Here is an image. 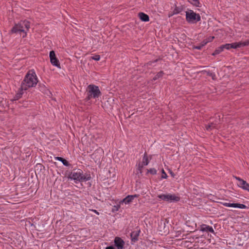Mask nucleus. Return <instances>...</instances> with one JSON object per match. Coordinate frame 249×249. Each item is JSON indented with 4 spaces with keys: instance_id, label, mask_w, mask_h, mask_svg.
Instances as JSON below:
<instances>
[{
    "instance_id": "nucleus-19",
    "label": "nucleus",
    "mask_w": 249,
    "mask_h": 249,
    "mask_svg": "<svg viewBox=\"0 0 249 249\" xmlns=\"http://www.w3.org/2000/svg\"><path fill=\"white\" fill-rule=\"evenodd\" d=\"M149 160L148 157L146 154H145L142 158V164L147 165L149 163Z\"/></svg>"
},
{
    "instance_id": "nucleus-4",
    "label": "nucleus",
    "mask_w": 249,
    "mask_h": 249,
    "mask_svg": "<svg viewBox=\"0 0 249 249\" xmlns=\"http://www.w3.org/2000/svg\"><path fill=\"white\" fill-rule=\"evenodd\" d=\"M157 197L160 198V200L167 201L168 202H177L180 200V197L176 196L174 194H161L159 195Z\"/></svg>"
},
{
    "instance_id": "nucleus-29",
    "label": "nucleus",
    "mask_w": 249,
    "mask_h": 249,
    "mask_svg": "<svg viewBox=\"0 0 249 249\" xmlns=\"http://www.w3.org/2000/svg\"><path fill=\"white\" fill-rule=\"evenodd\" d=\"M92 59L96 61H98L100 60V57L99 55H96L95 56H92Z\"/></svg>"
},
{
    "instance_id": "nucleus-20",
    "label": "nucleus",
    "mask_w": 249,
    "mask_h": 249,
    "mask_svg": "<svg viewBox=\"0 0 249 249\" xmlns=\"http://www.w3.org/2000/svg\"><path fill=\"white\" fill-rule=\"evenodd\" d=\"M23 90H21V89H20V90L19 91V92L18 93L15 97H14V100H18L19 98H20L22 95L23 94V92H22Z\"/></svg>"
},
{
    "instance_id": "nucleus-9",
    "label": "nucleus",
    "mask_w": 249,
    "mask_h": 249,
    "mask_svg": "<svg viewBox=\"0 0 249 249\" xmlns=\"http://www.w3.org/2000/svg\"><path fill=\"white\" fill-rule=\"evenodd\" d=\"M234 178L238 181V183H237L238 187L249 192V184L247 183L246 181L238 177L234 176Z\"/></svg>"
},
{
    "instance_id": "nucleus-15",
    "label": "nucleus",
    "mask_w": 249,
    "mask_h": 249,
    "mask_svg": "<svg viewBox=\"0 0 249 249\" xmlns=\"http://www.w3.org/2000/svg\"><path fill=\"white\" fill-rule=\"evenodd\" d=\"M139 196V195H128L124 198L121 203H124L125 204H129L135 198H137Z\"/></svg>"
},
{
    "instance_id": "nucleus-26",
    "label": "nucleus",
    "mask_w": 249,
    "mask_h": 249,
    "mask_svg": "<svg viewBox=\"0 0 249 249\" xmlns=\"http://www.w3.org/2000/svg\"><path fill=\"white\" fill-rule=\"evenodd\" d=\"M162 76V72H160L154 77V80H156Z\"/></svg>"
},
{
    "instance_id": "nucleus-36",
    "label": "nucleus",
    "mask_w": 249,
    "mask_h": 249,
    "mask_svg": "<svg viewBox=\"0 0 249 249\" xmlns=\"http://www.w3.org/2000/svg\"><path fill=\"white\" fill-rule=\"evenodd\" d=\"M92 211L94 213H95L96 214H98V215H99V213L97 211H96V210H92Z\"/></svg>"
},
{
    "instance_id": "nucleus-3",
    "label": "nucleus",
    "mask_w": 249,
    "mask_h": 249,
    "mask_svg": "<svg viewBox=\"0 0 249 249\" xmlns=\"http://www.w3.org/2000/svg\"><path fill=\"white\" fill-rule=\"evenodd\" d=\"M30 28V23L28 21H21L18 24H16L12 29L11 32L13 33H19L21 35L23 34L22 37H24L26 36V33Z\"/></svg>"
},
{
    "instance_id": "nucleus-31",
    "label": "nucleus",
    "mask_w": 249,
    "mask_h": 249,
    "mask_svg": "<svg viewBox=\"0 0 249 249\" xmlns=\"http://www.w3.org/2000/svg\"><path fill=\"white\" fill-rule=\"evenodd\" d=\"M169 173L173 178H175L176 175L171 170H169Z\"/></svg>"
},
{
    "instance_id": "nucleus-33",
    "label": "nucleus",
    "mask_w": 249,
    "mask_h": 249,
    "mask_svg": "<svg viewBox=\"0 0 249 249\" xmlns=\"http://www.w3.org/2000/svg\"><path fill=\"white\" fill-rule=\"evenodd\" d=\"M208 43V41H207L205 40H204L201 43V45L202 46V47L204 46L205 45H206Z\"/></svg>"
},
{
    "instance_id": "nucleus-14",
    "label": "nucleus",
    "mask_w": 249,
    "mask_h": 249,
    "mask_svg": "<svg viewBox=\"0 0 249 249\" xmlns=\"http://www.w3.org/2000/svg\"><path fill=\"white\" fill-rule=\"evenodd\" d=\"M114 244L117 249H123L124 242L120 237H116L114 239Z\"/></svg>"
},
{
    "instance_id": "nucleus-21",
    "label": "nucleus",
    "mask_w": 249,
    "mask_h": 249,
    "mask_svg": "<svg viewBox=\"0 0 249 249\" xmlns=\"http://www.w3.org/2000/svg\"><path fill=\"white\" fill-rule=\"evenodd\" d=\"M157 170L155 168H150L149 169H147V174L150 173L151 175H154L157 174Z\"/></svg>"
},
{
    "instance_id": "nucleus-32",
    "label": "nucleus",
    "mask_w": 249,
    "mask_h": 249,
    "mask_svg": "<svg viewBox=\"0 0 249 249\" xmlns=\"http://www.w3.org/2000/svg\"><path fill=\"white\" fill-rule=\"evenodd\" d=\"M54 159L56 160H57L58 161H60L61 162V161H62L63 160V158L62 157H54Z\"/></svg>"
},
{
    "instance_id": "nucleus-24",
    "label": "nucleus",
    "mask_w": 249,
    "mask_h": 249,
    "mask_svg": "<svg viewBox=\"0 0 249 249\" xmlns=\"http://www.w3.org/2000/svg\"><path fill=\"white\" fill-rule=\"evenodd\" d=\"M143 168V165H141L140 163L139 164L138 167H137V173H142V168Z\"/></svg>"
},
{
    "instance_id": "nucleus-23",
    "label": "nucleus",
    "mask_w": 249,
    "mask_h": 249,
    "mask_svg": "<svg viewBox=\"0 0 249 249\" xmlns=\"http://www.w3.org/2000/svg\"><path fill=\"white\" fill-rule=\"evenodd\" d=\"M161 173H162V175H161V178L162 179H163V178L166 179L168 177V176L167 175L166 173H165V172L164 171V170L163 169H162Z\"/></svg>"
},
{
    "instance_id": "nucleus-16",
    "label": "nucleus",
    "mask_w": 249,
    "mask_h": 249,
    "mask_svg": "<svg viewBox=\"0 0 249 249\" xmlns=\"http://www.w3.org/2000/svg\"><path fill=\"white\" fill-rule=\"evenodd\" d=\"M139 17L141 20L143 21L146 22L149 20L148 16L143 13H139Z\"/></svg>"
},
{
    "instance_id": "nucleus-11",
    "label": "nucleus",
    "mask_w": 249,
    "mask_h": 249,
    "mask_svg": "<svg viewBox=\"0 0 249 249\" xmlns=\"http://www.w3.org/2000/svg\"><path fill=\"white\" fill-rule=\"evenodd\" d=\"M223 206L229 207L238 208L240 209H246L248 207L243 204L240 203H231L227 202H221Z\"/></svg>"
},
{
    "instance_id": "nucleus-13",
    "label": "nucleus",
    "mask_w": 249,
    "mask_h": 249,
    "mask_svg": "<svg viewBox=\"0 0 249 249\" xmlns=\"http://www.w3.org/2000/svg\"><path fill=\"white\" fill-rule=\"evenodd\" d=\"M140 230L135 231L131 232L130 237L131 244H133L138 241V237L140 235Z\"/></svg>"
},
{
    "instance_id": "nucleus-8",
    "label": "nucleus",
    "mask_w": 249,
    "mask_h": 249,
    "mask_svg": "<svg viewBox=\"0 0 249 249\" xmlns=\"http://www.w3.org/2000/svg\"><path fill=\"white\" fill-rule=\"evenodd\" d=\"M91 144H94L93 141H79V143H78V145L80 148H81V146L82 145L83 146L82 147L83 150L86 151L87 152H89V151H91L94 148L92 147V148L88 145V144L91 145Z\"/></svg>"
},
{
    "instance_id": "nucleus-7",
    "label": "nucleus",
    "mask_w": 249,
    "mask_h": 249,
    "mask_svg": "<svg viewBox=\"0 0 249 249\" xmlns=\"http://www.w3.org/2000/svg\"><path fill=\"white\" fill-rule=\"evenodd\" d=\"M186 17L187 20L189 22H196L200 19V16L192 10L186 11Z\"/></svg>"
},
{
    "instance_id": "nucleus-1",
    "label": "nucleus",
    "mask_w": 249,
    "mask_h": 249,
    "mask_svg": "<svg viewBox=\"0 0 249 249\" xmlns=\"http://www.w3.org/2000/svg\"><path fill=\"white\" fill-rule=\"evenodd\" d=\"M37 78L35 71L31 70L26 74L21 85L22 90H26L28 88L35 87L37 83Z\"/></svg>"
},
{
    "instance_id": "nucleus-25",
    "label": "nucleus",
    "mask_w": 249,
    "mask_h": 249,
    "mask_svg": "<svg viewBox=\"0 0 249 249\" xmlns=\"http://www.w3.org/2000/svg\"><path fill=\"white\" fill-rule=\"evenodd\" d=\"M61 162L63 164V165L66 166H69L70 165V164L69 163V162L64 158L63 159V160H62V161H61Z\"/></svg>"
},
{
    "instance_id": "nucleus-34",
    "label": "nucleus",
    "mask_w": 249,
    "mask_h": 249,
    "mask_svg": "<svg viewBox=\"0 0 249 249\" xmlns=\"http://www.w3.org/2000/svg\"><path fill=\"white\" fill-rule=\"evenodd\" d=\"M202 47V46L200 44L199 45L196 46L195 48L198 50H200Z\"/></svg>"
},
{
    "instance_id": "nucleus-17",
    "label": "nucleus",
    "mask_w": 249,
    "mask_h": 249,
    "mask_svg": "<svg viewBox=\"0 0 249 249\" xmlns=\"http://www.w3.org/2000/svg\"><path fill=\"white\" fill-rule=\"evenodd\" d=\"M216 128L215 124L212 123L210 124H208L206 126V129L207 131H211Z\"/></svg>"
},
{
    "instance_id": "nucleus-27",
    "label": "nucleus",
    "mask_w": 249,
    "mask_h": 249,
    "mask_svg": "<svg viewBox=\"0 0 249 249\" xmlns=\"http://www.w3.org/2000/svg\"><path fill=\"white\" fill-rule=\"evenodd\" d=\"M168 223H169V221L167 220L166 219L165 220H164L163 221L160 222L161 225H162V223L164 225L163 230H164V231H167V230H165V224Z\"/></svg>"
},
{
    "instance_id": "nucleus-5",
    "label": "nucleus",
    "mask_w": 249,
    "mask_h": 249,
    "mask_svg": "<svg viewBox=\"0 0 249 249\" xmlns=\"http://www.w3.org/2000/svg\"><path fill=\"white\" fill-rule=\"evenodd\" d=\"M88 98H96L101 95V92L98 87L93 85H89L88 87Z\"/></svg>"
},
{
    "instance_id": "nucleus-6",
    "label": "nucleus",
    "mask_w": 249,
    "mask_h": 249,
    "mask_svg": "<svg viewBox=\"0 0 249 249\" xmlns=\"http://www.w3.org/2000/svg\"><path fill=\"white\" fill-rule=\"evenodd\" d=\"M249 45V40L244 41V42H234L232 43H228L225 45H223V47L224 49L229 50L231 48L233 49H237L239 48H241L243 46H247Z\"/></svg>"
},
{
    "instance_id": "nucleus-28",
    "label": "nucleus",
    "mask_w": 249,
    "mask_h": 249,
    "mask_svg": "<svg viewBox=\"0 0 249 249\" xmlns=\"http://www.w3.org/2000/svg\"><path fill=\"white\" fill-rule=\"evenodd\" d=\"M120 207V205H117L116 206H114L112 209V212H117L119 210Z\"/></svg>"
},
{
    "instance_id": "nucleus-35",
    "label": "nucleus",
    "mask_w": 249,
    "mask_h": 249,
    "mask_svg": "<svg viewBox=\"0 0 249 249\" xmlns=\"http://www.w3.org/2000/svg\"><path fill=\"white\" fill-rule=\"evenodd\" d=\"M105 249H115V248L112 246H109L107 247Z\"/></svg>"
},
{
    "instance_id": "nucleus-30",
    "label": "nucleus",
    "mask_w": 249,
    "mask_h": 249,
    "mask_svg": "<svg viewBox=\"0 0 249 249\" xmlns=\"http://www.w3.org/2000/svg\"><path fill=\"white\" fill-rule=\"evenodd\" d=\"M214 38V36H209L207 39H205L207 41H208V43L209 42H211L213 39Z\"/></svg>"
},
{
    "instance_id": "nucleus-12",
    "label": "nucleus",
    "mask_w": 249,
    "mask_h": 249,
    "mask_svg": "<svg viewBox=\"0 0 249 249\" xmlns=\"http://www.w3.org/2000/svg\"><path fill=\"white\" fill-rule=\"evenodd\" d=\"M199 229L200 231L203 232H211L214 233V231L213 227L205 224H202L200 225Z\"/></svg>"
},
{
    "instance_id": "nucleus-18",
    "label": "nucleus",
    "mask_w": 249,
    "mask_h": 249,
    "mask_svg": "<svg viewBox=\"0 0 249 249\" xmlns=\"http://www.w3.org/2000/svg\"><path fill=\"white\" fill-rule=\"evenodd\" d=\"M224 50V49L223 47V45H221V46L217 48L215 50V51L213 53V55H217V54H219V53H220L221 52H222Z\"/></svg>"
},
{
    "instance_id": "nucleus-10",
    "label": "nucleus",
    "mask_w": 249,
    "mask_h": 249,
    "mask_svg": "<svg viewBox=\"0 0 249 249\" xmlns=\"http://www.w3.org/2000/svg\"><path fill=\"white\" fill-rule=\"evenodd\" d=\"M50 62L51 64L58 68H60V65L59 60L55 56V54L54 51H52L50 52L49 54Z\"/></svg>"
},
{
    "instance_id": "nucleus-2",
    "label": "nucleus",
    "mask_w": 249,
    "mask_h": 249,
    "mask_svg": "<svg viewBox=\"0 0 249 249\" xmlns=\"http://www.w3.org/2000/svg\"><path fill=\"white\" fill-rule=\"evenodd\" d=\"M68 178L73 180L75 183L78 182H85L91 179L89 174H83V171L80 169H74L69 174Z\"/></svg>"
},
{
    "instance_id": "nucleus-22",
    "label": "nucleus",
    "mask_w": 249,
    "mask_h": 249,
    "mask_svg": "<svg viewBox=\"0 0 249 249\" xmlns=\"http://www.w3.org/2000/svg\"><path fill=\"white\" fill-rule=\"evenodd\" d=\"M193 5L196 6H199V2L198 0H188Z\"/></svg>"
}]
</instances>
